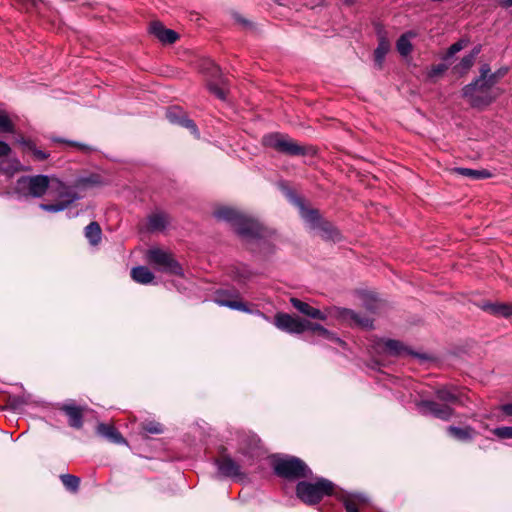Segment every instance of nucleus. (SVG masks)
<instances>
[{"instance_id":"obj_1","label":"nucleus","mask_w":512,"mask_h":512,"mask_svg":"<svg viewBox=\"0 0 512 512\" xmlns=\"http://www.w3.org/2000/svg\"><path fill=\"white\" fill-rule=\"evenodd\" d=\"M218 220L226 221L244 239H257L264 236V229L258 221L231 207H221L214 212Z\"/></svg>"},{"instance_id":"obj_2","label":"nucleus","mask_w":512,"mask_h":512,"mask_svg":"<svg viewBox=\"0 0 512 512\" xmlns=\"http://www.w3.org/2000/svg\"><path fill=\"white\" fill-rule=\"evenodd\" d=\"M490 71V66L483 64L480 68V76L463 88V96L467 98L469 104L474 108L488 106L497 97V95L493 94L491 91L494 85L490 84L488 79V73H490Z\"/></svg>"},{"instance_id":"obj_3","label":"nucleus","mask_w":512,"mask_h":512,"mask_svg":"<svg viewBox=\"0 0 512 512\" xmlns=\"http://www.w3.org/2000/svg\"><path fill=\"white\" fill-rule=\"evenodd\" d=\"M16 192L23 196L42 197L48 190L65 189V184L47 175L23 176L17 180Z\"/></svg>"},{"instance_id":"obj_4","label":"nucleus","mask_w":512,"mask_h":512,"mask_svg":"<svg viewBox=\"0 0 512 512\" xmlns=\"http://www.w3.org/2000/svg\"><path fill=\"white\" fill-rule=\"evenodd\" d=\"M334 484L325 479L320 478L315 483L301 481L297 484L296 493L299 499L304 503L313 505L321 501L326 495L333 493Z\"/></svg>"},{"instance_id":"obj_5","label":"nucleus","mask_w":512,"mask_h":512,"mask_svg":"<svg viewBox=\"0 0 512 512\" xmlns=\"http://www.w3.org/2000/svg\"><path fill=\"white\" fill-rule=\"evenodd\" d=\"M274 470L277 475L287 479L306 478L312 474L305 462L293 456L277 459Z\"/></svg>"},{"instance_id":"obj_6","label":"nucleus","mask_w":512,"mask_h":512,"mask_svg":"<svg viewBox=\"0 0 512 512\" xmlns=\"http://www.w3.org/2000/svg\"><path fill=\"white\" fill-rule=\"evenodd\" d=\"M201 71L207 76V87L211 93L221 100L226 99L227 80L222 76L220 68L210 59L202 62Z\"/></svg>"},{"instance_id":"obj_7","label":"nucleus","mask_w":512,"mask_h":512,"mask_svg":"<svg viewBox=\"0 0 512 512\" xmlns=\"http://www.w3.org/2000/svg\"><path fill=\"white\" fill-rule=\"evenodd\" d=\"M263 145L288 155H304L305 148L291 138L279 133L267 134L262 139Z\"/></svg>"},{"instance_id":"obj_8","label":"nucleus","mask_w":512,"mask_h":512,"mask_svg":"<svg viewBox=\"0 0 512 512\" xmlns=\"http://www.w3.org/2000/svg\"><path fill=\"white\" fill-rule=\"evenodd\" d=\"M147 260L162 272L182 275L180 264L167 251L152 248L147 252Z\"/></svg>"},{"instance_id":"obj_9","label":"nucleus","mask_w":512,"mask_h":512,"mask_svg":"<svg viewBox=\"0 0 512 512\" xmlns=\"http://www.w3.org/2000/svg\"><path fill=\"white\" fill-rule=\"evenodd\" d=\"M54 192L59 197L55 204H40V208L47 212H60L66 209L71 203L81 198L73 189L65 185V189H55Z\"/></svg>"},{"instance_id":"obj_10","label":"nucleus","mask_w":512,"mask_h":512,"mask_svg":"<svg viewBox=\"0 0 512 512\" xmlns=\"http://www.w3.org/2000/svg\"><path fill=\"white\" fill-rule=\"evenodd\" d=\"M304 322L305 319L293 317L285 313H278L275 316L274 324L278 329L285 332L291 334H301L305 332Z\"/></svg>"},{"instance_id":"obj_11","label":"nucleus","mask_w":512,"mask_h":512,"mask_svg":"<svg viewBox=\"0 0 512 512\" xmlns=\"http://www.w3.org/2000/svg\"><path fill=\"white\" fill-rule=\"evenodd\" d=\"M418 409L423 415H433L441 420H449L453 415V409L447 404H439L435 401H421Z\"/></svg>"},{"instance_id":"obj_12","label":"nucleus","mask_w":512,"mask_h":512,"mask_svg":"<svg viewBox=\"0 0 512 512\" xmlns=\"http://www.w3.org/2000/svg\"><path fill=\"white\" fill-rule=\"evenodd\" d=\"M335 316L343 322L348 323L349 325H356L363 328L372 327V320L370 318L356 313L350 309L337 308L335 309Z\"/></svg>"},{"instance_id":"obj_13","label":"nucleus","mask_w":512,"mask_h":512,"mask_svg":"<svg viewBox=\"0 0 512 512\" xmlns=\"http://www.w3.org/2000/svg\"><path fill=\"white\" fill-rule=\"evenodd\" d=\"M218 473L226 478H241L244 474L241 471L240 465L234 461L230 456H222L216 460Z\"/></svg>"},{"instance_id":"obj_14","label":"nucleus","mask_w":512,"mask_h":512,"mask_svg":"<svg viewBox=\"0 0 512 512\" xmlns=\"http://www.w3.org/2000/svg\"><path fill=\"white\" fill-rule=\"evenodd\" d=\"M166 117L170 123L179 124L188 128L193 134L198 135V129L195 123L187 118L185 112L179 107L169 108L166 112Z\"/></svg>"},{"instance_id":"obj_15","label":"nucleus","mask_w":512,"mask_h":512,"mask_svg":"<svg viewBox=\"0 0 512 512\" xmlns=\"http://www.w3.org/2000/svg\"><path fill=\"white\" fill-rule=\"evenodd\" d=\"M149 31L164 44H172L178 39V34L174 30L165 28L159 21L152 22Z\"/></svg>"},{"instance_id":"obj_16","label":"nucleus","mask_w":512,"mask_h":512,"mask_svg":"<svg viewBox=\"0 0 512 512\" xmlns=\"http://www.w3.org/2000/svg\"><path fill=\"white\" fill-rule=\"evenodd\" d=\"M290 302L292 306L297 309L300 313L312 318V319H318V320H326L328 317V314L324 311H321L315 307H312L306 302H303L297 298H291Z\"/></svg>"},{"instance_id":"obj_17","label":"nucleus","mask_w":512,"mask_h":512,"mask_svg":"<svg viewBox=\"0 0 512 512\" xmlns=\"http://www.w3.org/2000/svg\"><path fill=\"white\" fill-rule=\"evenodd\" d=\"M96 431L100 436L104 437L111 443L127 445V441L113 425L99 423Z\"/></svg>"},{"instance_id":"obj_18","label":"nucleus","mask_w":512,"mask_h":512,"mask_svg":"<svg viewBox=\"0 0 512 512\" xmlns=\"http://www.w3.org/2000/svg\"><path fill=\"white\" fill-rule=\"evenodd\" d=\"M296 204L299 207V213L301 218L308 224L309 228L313 230L318 228L319 224L322 221L318 211L306 208L301 200H297Z\"/></svg>"},{"instance_id":"obj_19","label":"nucleus","mask_w":512,"mask_h":512,"mask_svg":"<svg viewBox=\"0 0 512 512\" xmlns=\"http://www.w3.org/2000/svg\"><path fill=\"white\" fill-rule=\"evenodd\" d=\"M61 410L68 416L69 425L80 429L83 425V410L74 404H64Z\"/></svg>"},{"instance_id":"obj_20","label":"nucleus","mask_w":512,"mask_h":512,"mask_svg":"<svg viewBox=\"0 0 512 512\" xmlns=\"http://www.w3.org/2000/svg\"><path fill=\"white\" fill-rule=\"evenodd\" d=\"M381 352L390 356H403L409 353L408 349L397 340H385L379 343Z\"/></svg>"},{"instance_id":"obj_21","label":"nucleus","mask_w":512,"mask_h":512,"mask_svg":"<svg viewBox=\"0 0 512 512\" xmlns=\"http://www.w3.org/2000/svg\"><path fill=\"white\" fill-rule=\"evenodd\" d=\"M447 432L451 437L461 442H471L477 434L476 430L471 426H449Z\"/></svg>"},{"instance_id":"obj_22","label":"nucleus","mask_w":512,"mask_h":512,"mask_svg":"<svg viewBox=\"0 0 512 512\" xmlns=\"http://www.w3.org/2000/svg\"><path fill=\"white\" fill-rule=\"evenodd\" d=\"M482 309L495 316L512 317L511 304L486 302L482 305Z\"/></svg>"},{"instance_id":"obj_23","label":"nucleus","mask_w":512,"mask_h":512,"mask_svg":"<svg viewBox=\"0 0 512 512\" xmlns=\"http://www.w3.org/2000/svg\"><path fill=\"white\" fill-rule=\"evenodd\" d=\"M169 223V217L166 213L157 211L148 217V230L151 232L163 231Z\"/></svg>"},{"instance_id":"obj_24","label":"nucleus","mask_w":512,"mask_h":512,"mask_svg":"<svg viewBox=\"0 0 512 512\" xmlns=\"http://www.w3.org/2000/svg\"><path fill=\"white\" fill-rule=\"evenodd\" d=\"M342 501L347 512H359L358 505L366 503L368 499L363 494H346Z\"/></svg>"},{"instance_id":"obj_25","label":"nucleus","mask_w":512,"mask_h":512,"mask_svg":"<svg viewBox=\"0 0 512 512\" xmlns=\"http://www.w3.org/2000/svg\"><path fill=\"white\" fill-rule=\"evenodd\" d=\"M132 279L139 284H149L154 280V274L145 266H137L131 270Z\"/></svg>"},{"instance_id":"obj_26","label":"nucleus","mask_w":512,"mask_h":512,"mask_svg":"<svg viewBox=\"0 0 512 512\" xmlns=\"http://www.w3.org/2000/svg\"><path fill=\"white\" fill-rule=\"evenodd\" d=\"M320 234V236L325 240L338 241L340 239V234L338 230L329 222L321 221L318 228H316Z\"/></svg>"},{"instance_id":"obj_27","label":"nucleus","mask_w":512,"mask_h":512,"mask_svg":"<svg viewBox=\"0 0 512 512\" xmlns=\"http://www.w3.org/2000/svg\"><path fill=\"white\" fill-rule=\"evenodd\" d=\"M416 33L409 31L400 36L397 40L396 47L397 51L402 56H408L412 51L411 38L415 37Z\"/></svg>"},{"instance_id":"obj_28","label":"nucleus","mask_w":512,"mask_h":512,"mask_svg":"<svg viewBox=\"0 0 512 512\" xmlns=\"http://www.w3.org/2000/svg\"><path fill=\"white\" fill-rule=\"evenodd\" d=\"M436 397L446 403H457L459 401V392L454 387H441L436 391Z\"/></svg>"},{"instance_id":"obj_29","label":"nucleus","mask_w":512,"mask_h":512,"mask_svg":"<svg viewBox=\"0 0 512 512\" xmlns=\"http://www.w3.org/2000/svg\"><path fill=\"white\" fill-rule=\"evenodd\" d=\"M215 302L219 306H225V307H228L233 310L250 312V310L247 308L245 303H243L237 299H233V300L226 299L223 294H218L217 297L215 298Z\"/></svg>"},{"instance_id":"obj_30","label":"nucleus","mask_w":512,"mask_h":512,"mask_svg":"<svg viewBox=\"0 0 512 512\" xmlns=\"http://www.w3.org/2000/svg\"><path fill=\"white\" fill-rule=\"evenodd\" d=\"M389 50H390L389 41L385 37H381L379 39L378 46L374 52L375 63L378 65L379 68L382 67L385 56L387 55Z\"/></svg>"},{"instance_id":"obj_31","label":"nucleus","mask_w":512,"mask_h":512,"mask_svg":"<svg viewBox=\"0 0 512 512\" xmlns=\"http://www.w3.org/2000/svg\"><path fill=\"white\" fill-rule=\"evenodd\" d=\"M253 276L252 271L248 266L239 264L232 268L231 277L238 283H245Z\"/></svg>"},{"instance_id":"obj_32","label":"nucleus","mask_w":512,"mask_h":512,"mask_svg":"<svg viewBox=\"0 0 512 512\" xmlns=\"http://www.w3.org/2000/svg\"><path fill=\"white\" fill-rule=\"evenodd\" d=\"M102 231L97 222H91L85 228V237L91 245H97L101 241Z\"/></svg>"},{"instance_id":"obj_33","label":"nucleus","mask_w":512,"mask_h":512,"mask_svg":"<svg viewBox=\"0 0 512 512\" xmlns=\"http://www.w3.org/2000/svg\"><path fill=\"white\" fill-rule=\"evenodd\" d=\"M455 171L462 176L473 179H487L491 177V173L485 169L475 170L469 168H456Z\"/></svg>"},{"instance_id":"obj_34","label":"nucleus","mask_w":512,"mask_h":512,"mask_svg":"<svg viewBox=\"0 0 512 512\" xmlns=\"http://www.w3.org/2000/svg\"><path fill=\"white\" fill-rule=\"evenodd\" d=\"M63 485L70 491H77L80 484V479L71 474H63L60 476Z\"/></svg>"},{"instance_id":"obj_35","label":"nucleus","mask_w":512,"mask_h":512,"mask_svg":"<svg viewBox=\"0 0 512 512\" xmlns=\"http://www.w3.org/2000/svg\"><path fill=\"white\" fill-rule=\"evenodd\" d=\"M317 334L319 336L323 337L324 339L332 341V342H335V343H338L341 346H345L346 345V343L343 340H341L339 337H337L334 333L328 331L323 326L320 329V331H318Z\"/></svg>"},{"instance_id":"obj_36","label":"nucleus","mask_w":512,"mask_h":512,"mask_svg":"<svg viewBox=\"0 0 512 512\" xmlns=\"http://www.w3.org/2000/svg\"><path fill=\"white\" fill-rule=\"evenodd\" d=\"M0 131L2 132H12L13 131V124L10 121L7 114L0 110Z\"/></svg>"},{"instance_id":"obj_37","label":"nucleus","mask_w":512,"mask_h":512,"mask_svg":"<svg viewBox=\"0 0 512 512\" xmlns=\"http://www.w3.org/2000/svg\"><path fill=\"white\" fill-rule=\"evenodd\" d=\"M493 434L500 439H511L512 438V427L503 426L493 429Z\"/></svg>"},{"instance_id":"obj_38","label":"nucleus","mask_w":512,"mask_h":512,"mask_svg":"<svg viewBox=\"0 0 512 512\" xmlns=\"http://www.w3.org/2000/svg\"><path fill=\"white\" fill-rule=\"evenodd\" d=\"M474 61L475 59L470 54L464 56L458 65L460 71L467 72L473 66Z\"/></svg>"},{"instance_id":"obj_39","label":"nucleus","mask_w":512,"mask_h":512,"mask_svg":"<svg viewBox=\"0 0 512 512\" xmlns=\"http://www.w3.org/2000/svg\"><path fill=\"white\" fill-rule=\"evenodd\" d=\"M466 45V40H459L456 43L452 44L447 51V57H452L453 55L461 51Z\"/></svg>"},{"instance_id":"obj_40","label":"nucleus","mask_w":512,"mask_h":512,"mask_svg":"<svg viewBox=\"0 0 512 512\" xmlns=\"http://www.w3.org/2000/svg\"><path fill=\"white\" fill-rule=\"evenodd\" d=\"M507 72H508L507 68H500L499 70H497L494 73H488V79L490 81V84L495 85L500 78H502L506 75Z\"/></svg>"},{"instance_id":"obj_41","label":"nucleus","mask_w":512,"mask_h":512,"mask_svg":"<svg viewBox=\"0 0 512 512\" xmlns=\"http://www.w3.org/2000/svg\"><path fill=\"white\" fill-rule=\"evenodd\" d=\"M144 430L151 434H161L163 432V427L159 423L151 422L144 426Z\"/></svg>"},{"instance_id":"obj_42","label":"nucleus","mask_w":512,"mask_h":512,"mask_svg":"<svg viewBox=\"0 0 512 512\" xmlns=\"http://www.w3.org/2000/svg\"><path fill=\"white\" fill-rule=\"evenodd\" d=\"M446 69H447V66L445 64L435 65L431 68V70L429 72V77H431V78L436 77V76L442 74L443 72H445Z\"/></svg>"},{"instance_id":"obj_43","label":"nucleus","mask_w":512,"mask_h":512,"mask_svg":"<svg viewBox=\"0 0 512 512\" xmlns=\"http://www.w3.org/2000/svg\"><path fill=\"white\" fill-rule=\"evenodd\" d=\"M304 327H305V331L310 330V331H313L316 333H318V331H320V329L322 328V326L320 324L312 323L309 320H305Z\"/></svg>"},{"instance_id":"obj_44","label":"nucleus","mask_w":512,"mask_h":512,"mask_svg":"<svg viewBox=\"0 0 512 512\" xmlns=\"http://www.w3.org/2000/svg\"><path fill=\"white\" fill-rule=\"evenodd\" d=\"M32 152H33L34 157L40 161L47 159L49 156L46 152L39 150L35 147L32 148Z\"/></svg>"},{"instance_id":"obj_45","label":"nucleus","mask_w":512,"mask_h":512,"mask_svg":"<svg viewBox=\"0 0 512 512\" xmlns=\"http://www.w3.org/2000/svg\"><path fill=\"white\" fill-rule=\"evenodd\" d=\"M11 149L9 145L3 141H0V156H7Z\"/></svg>"},{"instance_id":"obj_46","label":"nucleus","mask_w":512,"mask_h":512,"mask_svg":"<svg viewBox=\"0 0 512 512\" xmlns=\"http://www.w3.org/2000/svg\"><path fill=\"white\" fill-rule=\"evenodd\" d=\"M500 409L505 415L512 416V403L504 404Z\"/></svg>"},{"instance_id":"obj_47","label":"nucleus","mask_w":512,"mask_h":512,"mask_svg":"<svg viewBox=\"0 0 512 512\" xmlns=\"http://www.w3.org/2000/svg\"><path fill=\"white\" fill-rule=\"evenodd\" d=\"M498 4L504 9L512 8V0H498Z\"/></svg>"},{"instance_id":"obj_48","label":"nucleus","mask_w":512,"mask_h":512,"mask_svg":"<svg viewBox=\"0 0 512 512\" xmlns=\"http://www.w3.org/2000/svg\"><path fill=\"white\" fill-rule=\"evenodd\" d=\"M480 50H481L480 46H476L471 51L470 55L473 56V58L475 59L476 56L480 53Z\"/></svg>"},{"instance_id":"obj_49","label":"nucleus","mask_w":512,"mask_h":512,"mask_svg":"<svg viewBox=\"0 0 512 512\" xmlns=\"http://www.w3.org/2000/svg\"><path fill=\"white\" fill-rule=\"evenodd\" d=\"M69 144H71V145H73V146H76V147H78V148H79V149H81V150H85V149H87V146H86V145H84V144H79V143H76V142H69Z\"/></svg>"},{"instance_id":"obj_50","label":"nucleus","mask_w":512,"mask_h":512,"mask_svg":"<svg viewBox=\"0 0 512 512\" xmlns=\"http://www.w3.org/2000/svg\"><path fill=\"white\" fill-rule=\"evenodd\" d=\"M356 0H344V3L347 5H352Z\"/></svg>"},{"instance_id":"obj_51","label":"nucleus","mask_w":512,"mask_h":512,"mask_svg":"<svg viewBox=\"0 0 512 512\" xmlns=\"http://www.w3.org/2000/svg\"><path fill=\"white\" fill-rule=\"evenodd\" d=\"M240 450H241V453H243V454H247L248 453V451L245 448H241Z\"/></svg>"}]
</instances>
